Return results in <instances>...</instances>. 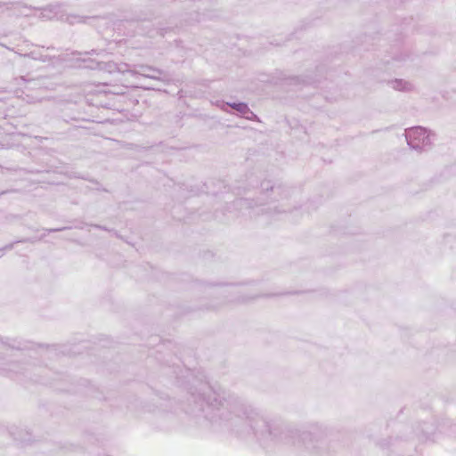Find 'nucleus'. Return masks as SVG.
<instances>
[{"label": "nucleus", "mask_w": 456, "mask_h": 456, "mask_svg": "<svg viewBox=\"0 0 456 456\" xmlns=\"http://www.w3.org/2000/svg\"><path fill=\"white\" fill-rule=\"evenodd\" d=\"M434 134L422 126H415L405 130L408 145L414 150L428 149L434 140Z\"/></svg>", "instance_id": "f257e3e1"}, {"label": "nucleus", "mask_w": 456, "mask_h": 456, "mask_svg": "<svg viewBox=\"0 0 456 456\" xmlns=\"http://www.w3.org/2000/svg\"><path fill=\"white\" fill-rule=\"evenodd\" d=\"M242 427L246 429V432L254 430L256 434H263L265 432L264 428L266 429L268 428L265 421L253 412L246 416L245 419H243Z\"/></svg>", "instance_id": "f03ea898"}, {"label": "nucleus", "mask_w": 456, "mask_h": 456, "mask_svg": "<svg viewBox=\"0 0 456 456\" xmlns=\"http://www.w3.org/2000/svg\"><path fill=\"white\" fill-rule=\"evenodd\" d=\"M228 107L234 109L247 119L253 120L256 118V116L249 110L248 106L244 102L223 103L221 109L226 111Z\"/></svg>", "instance_id": "7ed1b4c3"}, {"label": "nucleus", "mask_w": 456, "mask_h": 456, "mask_svg": "<svg viewBox=\"0 0 456 456\" xmlns=\"http://www.w3.org/2000/svg\"><path fill=\"white\" fill-rule=\"evenodd\" d=\"M97 68L100 69L106 70L109 73L113 72H119V73H126L130 72L132 69H130V66L126 63H116V62H103V63H98Z\"/></svg>", "instance_id": "20e7f679"}, {"label": "nucleus", "mask_w": 456, "mask_h": 456, "mask_svg": "<svg viewBox=\"0 0 456 456\" xmlns=\"http://www.w3.org/2000/svg\"><path fill=\"white\" fill-rule=\"evenodd\" d=\"M391 87L397 91L408 92L412 90L413 86L403 79H395L389 82Z\"/></svg>", "instance_id": "39448f33"}, {"label": "nucleus", "mask_w": 456, "mask_h": 456, "mask_svg": "<svg viewBox=\"0 0 456 456\" xmlns=\"http://www.w3.org/2000/svg\"><path fill=\"white\" fill-rule=\"evenodd\" d=\"M131 72H134V73H136V74H140L142 76V72H146V73H150V72H157V69H154L152 67H150V66H139L138 67V69L136 70H132Z\"/></svg>", "instance_id": "423d86ee"}, {"label": "nucleus", "mask_w": 456, "mask_h": 456, "mask_svg": "<svg viewBox=\"0 0 456 456\" xmlns=\"http://www.w3.org/2000/svg\"><path fill=\"white\" fill-rule=\"evenodd\" d=\"M161 74H162V72L159 69H157V72H150V73L142 72L143 77L154 78V79L159 78Z\"/></svg>", "instance_id": "0eeeda50"}, {"label": "nucleus", "mask_w": 456, "mask_h": 456, "mask_svg": "<svg viewBox=\"0 0 456 456\" xmlns=\"http://www.w3.org/2000/svg\"><path fill=\"white\" fill-rule=\"evenodd\" d=\"M204 400H207V403L209 405L216 406L217 404H220L221 403H217V399L216 397L212 398V395H208V397H204Z\"/></svg>", "instance_id": "6e6552de"}, {"label": "nucleus", "mask_w": 456, "mask_h": 456, "mask_svg": "<svg viewBox=\"0 0 456 456\" xmlns=\"http://www.w3.org/2000/svg\"><path fill=\"white\" fill-rule=\"evenodd\" d=\"M52 12V10L51 9H45L43 12V16L47 18V19H53V18H55L57 16L56 13L54 14H51Z\"/></svg>", "instance_id": "1a4fd4ad"}, {"label": "nucleus", "mask_w": 456, "mask_h": 456, "mask_svg": "<svg viewBox=\"0 0 456 456\" xmlns=\"http://www.w3.org/2000/svg\"><path fill=\"white\" fill-rule=\"evenodd\" d=\"M67 20L69 22V23H75V22H79L80 20L78 19V17L77 16H70V17H68L67 18Z\"/></svg>", "instance_id": "9d476101"}]
</instances>
